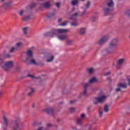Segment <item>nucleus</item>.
Wrapping results in <instances>:
<instances>
[{
  "label": "nucleus",
  "mask_w": 130,
  "mask_h": 130,
  "mask_svg": "<svg viewBox=\"0 0 130 130\" xmlns=\"http://www.w3.org/2000/svg\"><path fill=\"white\" fill-rule=\"evenodd\" d=\"M127 84L126 83H119L117 85L118 88L116 89V92H119L121 91V88H126L127 87Z\"/></svg>",
  "instance_id": "7"
},
{
  "label": "nucleus",
  "mask_w": 130,
  "mask_h": 130,
  "mask_svg": "<svg viewBox=\"0 0 130 130\" xmlns=\"http://www.w3.org/2000/svg\"><path fill=\"white\" fill-rule=\"evenodd\" d=\"M87 89H84V90H83L82 92H81L80 94V96H85L87 95Z\"/></svg>",
  "instance_id": "16"
},
{
  "label": "nucleus",
  "mask_w": 130,
  "mask_h": 130,
  "mask_svg": "<svg viewBox=\"0 0 130 130\" xmlns=\"http://www.w3.org/2000/svg\"><path fill=\"white\" fill-rule=\"evenodd\" d=\"M21 120V119H20V118H17L16 121L17 122V121H20Z\"/></svg>",
  "instance_id": "51"
},
{
  "label": "nucleus",
  "mask_w": 130,
  "mask_h": 130,
  "mask_svg": "<svg viewBox=\"0 0 130 130\" xmlns=\"http://www.w3.org/2000/svg\"><path fill=\"white\" fill-rule=\"evenodd\" d=\"M110 12V8H106L104 10V13L106 14H109Z\"/></svg>",
  "instance_id": "29"
},
{
  "label": "nucleus",
  "mask_w": 130,
  "mask_h": 130,
  "mask_svg": "<svg viewBox=\"0 0 130 130\" xmlns=\"http://www.w3.org/2000/svg\"><path fill=\"white\" fill-rule=\"evenodd\" d=\"M103 115V112L102 111H99V117H102Z\"/></svg>",
  "instance_id": "46"
},
{
  "label": "nucleus",
  "mask_w": 130,
  "mask_h": 130,
  "mask_svg": "<svg viewBox=\"0 0 130 130\" xmlns=\"http://www.w3.org/2000/svg\"><path fill=\"white\" fill-rule=\"evenodd\" d=\"M81 2H85V1H86V0H81Z\"/></svg>",
  "instance_id": "59"
},
{
  "label": "nucleus",
  "mask_w": 130,
  "mask_h": 130,
  "mask_svg": "<svg viewBox=\"0 0 130 130\" xmlns=\"http://www.w3.org/2000/svg\"><path fill=\"white\" fill-rule=\"evenodd\" d=\"M43 112L48 113V114H51L52 112H53L54 110L52 108H49L48 109H44L42 110Z\"/></svg>",
  "instance_id": "11"
},
{
  "label": "nucleus",
  "mask_w": 130,
  "mask_h": 130,
  "mask_svg": "<svg viewBox=\"0 0 130 130\" xmlns=\"http://www.w3.org/2000/svg\"><path fill=\"white\" fill-rule=\"evenodd\" d=\"M15 49H16V48L15 47H12L10 48V50H9V52L13 53L14 52H15Z\"/></svg>",
  "instance_id": "32"
},
{
  "label": "nucleus",
  "mask_w": 130,
  "mask_h": 130,
  "mask_svg": "<svg viewBox=\"0 0 130 130\" xmlns=\"http://www.w3.org/2000/svg\"><path fill=\"white\" fill-rule=\"evenodd\" d=\"M53 59H54V56H53V55H52L50 57V59H49L48 60H46V62H51L53 60Z\"/></svg>",
  "instance_id": "31"
},
{
  "label": "nucleus",
  "mask_w": 130,
  "mask_h": 130,
  "mask_svg": "<svg viewBox=\"0 0 130 130\" xmlns=\"http://www.w3.org/2000/svg\"><path fill=\"white\" fill-rule=\"evenodd\" d=\"M33 57V53L32 51L31 50H28L26 52V58L25 59V63L27 65L30 64H32L34 65H37V62H36V60L34 59H31Z\"/></svg>",
  "instance_id": "1"
},
{
  "label": "nucleus",
  "mask_w": 130,
  "mask_h": 130,
  "mask_svg": "<svg viewBox=\"0 0 130 130\" xmlns=\"http://www.w3.org/2000/svg\"><path fill=\"white\" fill-rule=\"evenodd\" d=\"M125 15L130 16V9H127L124 12Z\"/></svg>",
  "instance_id": "30"
},
{
  "label": "nucleus",
  "mask_w": 130,
  "mask_h": 130,
  "mask_svg": "<svg viewBox=\"0 0 130 130\" xmlns=\"http://www.w3.org/2000/svg\"><path fill=\"white\" fill-rule=\"evenodd\" d=\"M58 22H61V18H60V19H58Z\"/></svg>",
  "instance_id": "58"
},
{
  "label": "nucleus",
  "mask_w": 130,
  "mask_h": 130,
  "mask_svg": "<svg viewBox=\"0 0 130 130\" xmlns=\"http://www.w3.org/2000/svg\"><path fill=\"white\" fill-rule=\"evenodd\" d=\"M88 73H89V74H93L94 72V69L93 68H89L87 69Z\"/></svg>",
  "instance_id": "26"
},
{
  "label": "nucleus",
  "mask_w": 130,
  "mask_h": 130,
  "mask_svg": "<svg viewBox=\"0 0 130 130\" xmlns=\"http://www.w3.org/2000/svg\"><path fill=\"white\" fill-rule=\"evenodd\" d=\"M0 67L6 71H10L14 67V62L12 61H8L6 62L2 61L0 63Z\"/></svg>",
  "instance_id": "4"
},
{
  "label": "nucleus",
  "mask_w": 130,
  "mask_h": 130,
  "mask_svg": "<svg viewBox=\"0 0 130 130\" xmlns=\"http://www.w3.org/2000/svg\"><path fill=\"white\" fill-rule=\"evenodd\" d=\"M18 128H19V125L16 124V126H14V127H13L12 130H18Z\"/></svg>",
  "instance_id": "38"
},
{
  "label": "nucleus",
  "mask_w": 130,
  "mask_h": 130,
  "mask_svg": "<svg viewBox=\"0 0 130 130\" xmlns=\"http://www.w3.org/2000/svg\"><path fill=\"white\" fill-rule=\"evenodd\" d=\"M86 14V10H84V11L82 12V14H81V16H84Z\"/></svg>",
  "instance_id": "49"
},
{
  "label": "nucleus",
  "mask_w": 130,
  "mask_h": 130,
  "mask_svg": "<svg viewBox=\"0 0 130 130\" xmlns=\"http://www.w3.org/2000/svg\"><path fill=\"white\" fill-rule=\"evenodd\" d=\"M107 96L105 95H102L100 98H94L93 104L95 105L98 104V103H102L106 100Z\"/></svg>",
  "instance_id": "5"
},
{
  "label": "nucleus",
  "mask_w": 130,
  "mask_h": 130,
  "mask_svg": "<svg viewBox=\"0 0 130 130\" xmlns=\"http://www.w3.org/2000/svg\"><path fill=\"white\" fill-rule=\"evenodd\" d=\"M3 94V91H0V97H1V96H2Z\"/></svg>",
  "instance_id": "57"
},
{
  "label": "nucleus",
  "mask_w": 130,
  "mask_h": 130,
  "mask_svg": "<svg viewBox=\"0 0 130 130\" xmlns=\"http://www.w3.org/2000/svg\"><path fill=\"white\" fill-rule=\"evenodd\" d=\"M55 6L56 7H57V8H59V7L60 6V3H57L55 4Z\"/></svg>",
  "instance_id": "48"
},
{
  "label": "nucleus",
  "mask_w": 130,
  "mask_h": 130,
  "mask_svg": "<svg viewBox=\"0 0 130 130\" xmlns=\"http://www.w3.org/2000/svg\"><path fill=\"white\" fill-rule=\"evenodd\" d=\"M28 77H29L30 78H32V79H37V78L35 77L34 76L31 75V74H28Z\"/></svg>",
  "instance_id": "40"
},
{
  "label": "nucleus",
  "mask_w": 130,
  "mask_h": 130,
  "mask_svg": "<svg viewBox=\"0 0 130 130\" xmlns=\"http://www.w3.org/2000/svg\"><path fill=\"white\" fill-rule=\"evenodd\" d=\"M104 111H105L106 113L108 112V111H109V106H108L107 105H106L104 107Z\"/></svg>",
  "instance_id": "21"
},
{
  "label": "nucleus",
  "mask_w": 130,
  "mask_h": 130,
  "mask_svg": "<svg viewBox=\"0 0 130 130\" xmlns=\"http://www.w3.org/2000/svg\"><path fill=\"white\" fill-rule=\"evenodd\" d=\"M75 102H76L75 100H73V101H70V104H73L75 103Z\"/></svg>",
  "instance_id": "50"
},
{
  "label": "nucleus",
  "mask_w": 130,
  "mask_h": 130,
  "mask_svg": "<svg viewBox=\"0 0 130 130\" xmlns=\"http://www.w3.org/2000/svg\"><path fill=\"white\" fill-rule=\"evenodd\" d=\"M36 7V3H32L29 6L30 9H33V8H35Z\"/></svg>",
  "instance_id": "36"
},
{
  "label": "nucleus",
  "mask_w": 130,
  "mask_h": 130,
  "mask_svg": "<svg viewBox=\"0 0 130 130\" xmlns=\"http://www.w3.org/2000/svg\"><path fill=\"white\" fill-rule=\"evenodd\" d=\"M129 38H130V37H129Z\"/></svg>",
  "instance_id": "63"
},
{
  "label": "nucleus",
  "mask_w": 130,
  "mask_h": 130,
  "mask_svg": "<svg viewBox=\"0 0 130 130\" xmlns=\"http://www.w3.org/2000/svg\"><path fill=\"white\" fill-rule=\"evenodd\" d=\"M57 39L60 41H64L67 39V36L66 35H60L57 36Z\"/></svg>",
  "instance_id": "12"
},
{
  "label": "nucleus",
  "mask_w": 130,
  "mask_h": 130,
  "mask_svg": "<svg viewBox=\"0 0 130 130\" xmlns=\"http://www.w3.org/2000/svg\"><path fill=\"white\" fill-rule=\"evenodd\" d=\"M89 86H90V83H86L84 84V86H83L84 89H87V88Z\"/></svg>",
  "instance_id": "33"
},
{
  "label": "nucleus",
  "mask_w": 130,
  "mask_h": 130,
  "mask_svg": "<svg viewBox=\"0 0 130 130\" xmlns=\"http://www.w3.org/2000/svg\"><path fill=\"white\" fill-rule=\"evenodd\" d=\"M72 6H78L79 5V0H72L71 1Z\"/></svg>",
  "instance_id": "17"
},
{
  "label": "nucleus",
  "mask_w": 130,
  "mask_h": 130,
  "mask_svg": "<svg viewBox=\"0 0 130 130\" xmlns=\"http://www.w3.org/2000/svg\"><path fill=\"white\" fill-rule=\"evenodd\" d=\"M107 6L108 8H112L114 7V2L113 0H107Z\"/></svg>",
  "instance_id": "10"
},
{
  "label": "nucleus",
  "mask_w": 130,
  "mask_h": 130,
  "mask_svg": "<svg viewBox=\"0 0 130 130\" xmlns=\"http://www.w3.org/2000/svg\"><path fill=\"white\" fill-rule=\"evenodd\" d=\"M79 98H81V96H79Z\"/></svg>",
  "instance_id": "62"
},
{
  "label": "nucleus",
  "mask_w": 130,
  "mask_h": 130,
  "mask_svg": "<svg viewBox=\"0 0 130 130\" xmlns=\"http://www.w3.org/2000/svg\"><path fill=\"white\" fill-rule=\"evenodd\" d=\"M43 4L45 7V9H50V7H51V5L49 2H47L45 3H43Z\"/></svg>",
  "instance_id": "15"
},
{
  "label": "nucleus",
  "mask_w": 130,
  "mask_h": 130,
  "mask_svg": "<svg viewBox=\"0 0 130 130\" xmlns=\"http://www.w3.org/2000/svg\"><path fill=\"white\" fill-rule=\"evenodd\" d=\"M86 117V115L84 113H82L80 115V118H81V119H84Z\"/></svg>",
  "instance_id": "35"
},
{
  "label": "nucleus",
  "mask_w": 130,
  "mask_h": 130,
  "mask_svg": "<svg viewBox=\"0 0 130 130\" xmlns=\"http://www.w3.org/2000/svg\"><path fill=\"white\" fill-rule=\"evenodd\" d=\"M77 25H78V23H77V22L76 21L71 23V26H76Z\"/></svg>",
  "instance_id": "39"
},
{
  "label": "nucleus",
  "mask_w": 130,
  "mask_h": 130,
  "mask_svg": "<svg viewBox=\"0 0 130 130\" xmlns=\"http://www.w3.org/2000/svg\"><path fill=\"white\" fill-rule=\"evenodd\" d=\"M86 31V29L85 27H81L77 29V32H78L81 36L85 35Z\"/></svg>",
  "instance_id": "8"
},
{
  "label": "nucleus",
  "mask_w": 130,
  "mask_h": 130,
  "mask_svg": "<svg viewBox=\"0 0 130 130\" xmlns=\"http://www.w3.org/2000/svg\"><path fill=\"white\" fill-rule=\"evenodd\" d=\"M117 46H118V39L117 38L112 39V40L110 41V42L109 44V46L108 48H107L105 49V51L107 52V53L111 54L112 53V52H113L112 48L117 47Z\"/></svg>",
  "instance_id": "3"
},
{
  "label": "nucleus",
  "mask_w": 130,
  "mask_h": 130,
  "mask_svg": "<svg viewBox=\"0 0 130 130\" xmlns=\"http://www.w3.org/2000/svg\"><path fill=\"white\" fill-rule=\"evenodd\" d=\"M3 120H4L5 125L7 126L9 123V121H8V118L6 116H3Z\"/></svg>",
  "instance_id": "20"
},
{
  "label": "nucleus",
  "mask_w": 130,
  "mask_h": 130,
  "mask_svg": "<svg viewBox=\"0 0 130 130\" xmlns=\"http://www.w3.org/2000/svg\"><path fill=\"white\" fill-rule=\"evenodd\" d=\"M109 39V36L106 35L104 36L102 38L99 39V41H97L98 45H101L104 43L105 42L108 41Z\"/></svg>",
  "instance_id": "6"
},
{
  "label": "nucleus",
  "mask_w": 130,
  "mask_h": 130,
  "mask_svg": "<svg viewBox=\"0 0 130 130\" xmlns=\"http://www.w3.org/2000/svg\"><path fill=\"white\" fill-rule=\"evenodd\" d=\"M75 110V109L74 108L72 107V108H70V111L71 113H73V112H74Z\"/></svg>",
  "instance_id": "45"
},
{
  "label": "nucleus",
  "mask_w": 130,
  "mask_h": 130,
  "mask_svg": "<svg viewBox=\"0 0 130 130\" xmlns=\"http://www.w3.org/2000/svg\"><path fill=\"white\" fill-rule=\"evenodd\" d=\"M49 16L50 17H53L54 16H55V13H53V12H51L49 14Z\"/></svg>",
  "instance_id": "42"
},
{
  "label": "nucleus",
  "mask_w": 130,
  "mask_h": 130,
  "mask_svg": "<svg viewBox=\"0 0 130 130\" xmlns=\"http://www.w3.org/2000/svg\"><path fill=\"white\" fill-rule=\"evenodd\" d=\"M121 82H125V79H121Z\"/></svg>",
  "instance_id": "56"
},
{
  "label": "nucleus",
  "mask_w": 130,
  "mask_h": 130,
  "mask_svg": "<svg viewBox=\"0 0 130 130\" xmlns=\"http://www.w3.org/2000/svg\"><path fill=\"white\" fill-rule=\"evenodd\" d=\"M12 57V55L10 54H7L5 55V58H10Z\"/></svg>",
  "instance_id": "37"
},
{
  "label": "nucleus",
  "mask_w": 130,
  "mask_h": 130,
  "mask_svg": "<svg viewBox=\"0 0 130 130\" xmlns=\"http://www.w3.org/2000/svg\"><path fill=\"white\" fill-rule=\"evenodd\" d=\"M23 46V43L19 42V43H17V44H16V48H17V49H19L20 48H21Z\"/></svg>",
  "instance_id": "18"
},
{
  "label": "nucleus",
  "mask_w": 130,
  "mask_h": 130,
  "mask_svg": "<svg viewBox=\"0 0 130 130\" xmlns=\"http://www.w3.org/2000/svg\"><path fill=\"white\" fill-rule=\"evenodd\" d=\"M46 126H47L48 128L52 127V124L50 123L46 124Z\"/></svg>",
  "instance_id": "44"
},
{
  "label": "nucleus",
  "mask_w": 130,
  "mask_h": 130,
  "mask_svg": "<svg viewBox=\"0 0 130 130\" xmlns=\"http://www.w3.org/2000/svg\"><path fill=\"white\" fill-rule=\"evenodd\" d=\"M22 21H23V22H27V21H29L30 20H31V17H23L22 18Z\"/></svg>",
  "instance_id": "19"
},
{
  "label": "nucleus",
  "mask_w": 130,
  "mask_h": 130,
  "mask_svg": "<svg viewBox=\"0 0 130 130\" xmlns=\"http://www.w3.org/2000/svg\"><path fill=\"white\" fill-rule=\"evenodd\" d=\"M0 61H4V58L0 56Z\"/></svg>",
  "instance_id": "53"
},
{
  "label": "nucleus",
  "mask_w": 130,
  "mask_h": 130,
  "mask_svg": "<svg viewBox=\"0 0 130 130\" xmlns=\"http://www.w3.org/2000/svg\"><path fill=\"white\" fill-rule=\"evenodd\" d=\"M19 16H23L24 14H25V15H27H27H26V17H32V16H33V14L31 13L26 12L23 10H21L19 11Z\"/></svg>",
  "instance_id": "9"
},
{
  "label": "nucleus",
  "mask_w": 130,
  "mask_h": 130,
  "mask_svg": "<svg viewBox=\"0 0 130 130\" xmlns=\"http://www.w3.org/2000/svg\"><path fill=\"white\" fill-rule=\"evenodd\" d=\"M90 5H91V2L87 1L86 4L84 5V7H85L86 9H89V8H90Z\"/></svg>",
  "instance_id": "24"
},
{
  "label": "nucleus",
  "mask_w": 130,
  "mask_h": 130,
  "mask_svg": "<svg viewBox=\"0 0 130 130\" xmlns=\"http://www.w3.org/2000/svg\"><path fill=\"white\" fill-rule=\"evenodd\" d=\"M70 19L73 20V22H76V21H77V19H76V17H71Z\"/></svg>",
  "instance_id": "41"
},
{
  "label": "nucleus",
  "mask_w": 130,
  "mask_h": 130,
  "mask_svg": "<svg viewBox=\"0 0 130 130\" xmlns=\"http://www.w3.org/2000/svg\"><path fill=\"white\" fill-rule=\"evenodd\" d=\"M29 89H30V92H28L27 94V96H31V95L32 94L33 92H34L35 91L34 88H30Z\"/></svg>",
  "instance_id": "23"
},
{
  "label": "nucleus",
  "mask_w": 130,
  "mask_h": 130,
  "mask_svg": "<svg viewBox=\"0 0 130 130\" xmlns=\"http://www.w3.org/2000/svg\"><path fill=\"white\" fill-rule=\"evenodd\" d=\"M126 79H127V85L130 86V75L126 76Z\"/></svg>",
  "instance_id": "25"
},
{
  "label": "nucleus",
  "mask_w": 130,
  "mask_h": 130,
  "mask_svg": "<svg viewBox=\"0 0 130 130\" xmlns=\"http://www.w3.org/2000/svg\"><path fill=\"white\" fill-rule=\"evenodd\" d=\"M98 82V80H97V78L95 77H92L90 79H89V84H93L95 83H97Z\"/></svg>",
  "instance_id": "14"
},
{
  "label": "nucleus",
  "mask_w": 130,
  "mask_h": 130,
  "mask_svg": "<svg viewBox=\"0 0 130 130\" xmlns=\"http://www.w3.org/2000/svg\"><path fill=\"white\" fill-rule=\"evenodd\" d=\"M110 74V72H108V73H105V74H104V75L105 76H108V75H109Z\"/></svg>",
  "instance_id": "54"
},
{
  "label": "nucleus",
  "mask_w": 130,
  "mask_h": 130,
  "mask_svg": "<svg viewBox=\"0 0 130 130\" xmlns=\"http://www.w3.org/2000/svg\"><path fill=\"white\" fill-rule=\"evenodd\" d=\"M37 130H49V129H47V128H44V127L43 126H41L39 128H38V129Z\"/></svg>",
  "instance_id": "43"
},
{
  "label": "nucleus",
  "mask_w": 130,
  "mask_h": 130,
  "mask_svg": "<svg viewBox=\"0 0 130 130\" xmlns=\"http://www.w3.org/2000/svg\"><path fill=\"white\" fill-rule=\"evenodd\" d=\"M79 15V13L76 12L74 14L73 16H78Z\"/></svg>",
  "instance_id": "52"
},
{
  "label": "nucleus",
  "mask_w": 130,
  "mask_h": 130,
  "mask_svg": "<svg viewBox=\"0 0 130 130\" xmlns=\"http://www.w3.org/2000/svg\"><path fill=\"white\" fill-rule=\"evenodd\" d=\"M69 29H53L52 32H48L45 34L46 36H48L50 35L51 38H53L54 37L56 36H58L59 34H65L69 31Z\"/></svg>",
  "instance_id": "2"
},
{
  "label": "nucleus",
  "mask_w": 130,
  "mask_h": 130,
  "mask_svg": "<svg viewBox=\"0 0 130 130\" xmlns=\"http://www.w3.org/2000/svg\"><path fill=\"white\" fill-rule=\"evenodd\" d=\"M68 23V21H64V22L62 23L61 24H60L59 25L61 26H66Z\"/></svg>",
  "instance_id": "34"
},
{
  "label": "nucleus",
  "mask_w": 130,
  "mask_h": 130,
  "mask_svg": "<svg viewBox=\"0 0 130 130\" xmlns=\"http://www.w3.org/2000/svg\"><path fill=\"white\" fill-rule=\"evenodd\" d=\"M28 30V27H24L22 28V31H23L24 35H26L27 34V31Z\"/></svg>",
  "instance_id": "27"
},
{
  "label": "nucleus",
  "mask_w": 130,
  "mask_h": 130,
  "mask_svg": "<svg viewBox=\"0 0 130 130\" xmlns=\"http://www.w3.org/2000/svg\"><path fill=\"white\" fill-rule=\"evenodd\" d=\"M125 62V58H120L119 59L117 60V64L119 66H121L122 64H123Z\"/></svg>",
  "instance_id": "13"
},
{
  "label": "nucleus",
  "mask_w": 130,
  "mask_h": 130,
  "mask_svg": "<svg viewBox=\"0 0 130 130\" xmlns=\"http://www.w3.org/2000/svg\"><path fill=\"white\" fill-rule=\"evenodd\" d=\"M73 43V40H69L68 41H67V44L69 45H71Z\"/></svg>",
  "instance_id": "47"
},
{
  "label": "nucleus",
  "mask_w": 130,
  "mask_h": 130,
  "mask_svg": "<svg viewBox=\"0 0 130 130\" xmlns=\"http://www.w3.org/2000/svg\"><path fill=\"white\" fill-rule=\"evenodd\" d=\"M95 17H92V19H94Z\"/></svg>",
  "instance_id": "60"
},
{
  "label": "nucleus",
  "mask_w": 130,
  "mask_h": 130,
  "mask_svg": "<svg viewBox=\"0 0 130 130\" xmlns=\"http://www.w3.org/2000/svg\"><path fill=\"white\" fill-rule=\"evenodd\" d=\"M2 2H5V0H2Z\"/></svg>",
  "instance_id": "61"
},
{
  "label": "nucleus",
  "mask_w": 130,
  "mask_h": 130,
  "mask_svg": "<svg viewBox=\"0 0 130 130\" xmlns=\"http://www.w3.org/2000/svg\"><path fill=\"white\" fill-rule=\"evenodd\" d=\"M32 107L33 109H34L35 108H36V104H33L32 106Z\"/></svg>",
  "instance_id": "55"
},
{
  "label": "nucleus",
  "mask_w": 130,
  "mask_h": 130,
  "mask_svg": "<svg viewBox=\"0 0 130 130\" xmlns=\"http://www.w3.org/2000/svg\"><path fill=\"white\" fill-rule=\"evenodd\" d=\"M45 9V7H44V4H42L40 5L39 7V10H41V11H43Z\"/></svg>",
  "instance_id": "28"
},
{
  "label": "nucleus",
  "mask_w": 130,
  "mask_h": 130,
  "mask_svg": "<svg viewBox=\"0 0 130 130\" xmlns=\"http://www.w3.org/2000/svg\"><path fill=\"white\" fill-rule=\"evenodd\" d=\"M82 118H77V124L79 125H82Z\"/></svg>",
  "instance_id": "22"
}]
</instances>
